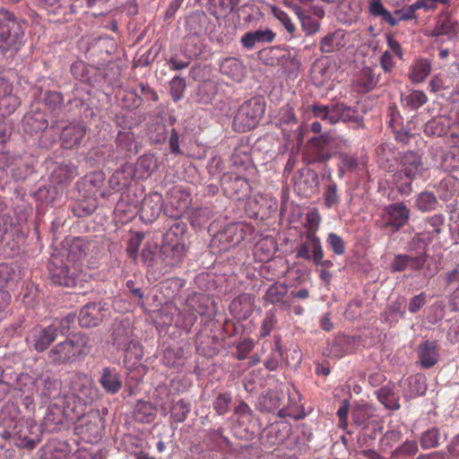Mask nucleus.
<instances>
[{
	"mask_svg": "<svg viewBox=\"0 0 459 459\" xmlns=\"http://www.w3.org/2000/svg\"><path fill=\"white\" fill-rule=\"evenodd\" d=\"M91 350L89 336L79 332L53 345L45 354V360L52 367L69 365L82 360Z\"/></svg>",
	"mask_w": 459,
	"mask_h": 459,
	"instance_id": "f257e3e1",
	"label": "nucleus"
},
{
	"mask_svg": "<svg viewBox=\"0 0 459 459\" xmlns=\"http://www.w3.org/2000/svg\"><path fill=\"white\" fill-rule=\"evenodd\" d=\"M23 21L10 11L0 9V54L13 56L22 44Z\"/></svg>",
	"mask_w": 459,
	"mask_h": 459,
	"instance_id": "f03ea898",
	"label": "nucleus"
},
{
	"mask_svg": "<svg viewBox=\"0 0 459 459\" xmlns=\"http://www.w3.org/2000/svg\"><path fill=\"white\" fill-rule=\"evenodd\" d=\"M48 278L54 285L67 288L70 292L85 294L88 290L81 275L71 272L69 265L60 255H52L48 262Z\"/></svg>",
	"mask_w": 459,
	"mask_h": 459,
	"instance_id": "7ed1b4c3",
	"label": "nucleus"
},
{
	"mask_svg": "<svg viewBox=\"0 0 459 459\" xmlns=\"http://www.w3.org/2000/svg\"><path fill=\"white\" fill-rule=\"evenodd\" d=\"M71 74L74 79L91 86L102 82L113 83L118 80L121 69L116 64H108L103 67L90 65L83 61H75L71 65Z\"/></svg>",
	"mask_w": 459,
	"mask_h": 459,
	"instance_id": "20e7f679",
	"label": "nucleus"
},
{
	"mask_svg": "<svg viewBox=\"0 0 459 459\" xmlns=\"http://www.w3.org/2000/svg\"><path fill=\"white\" fill-rule=\"evenodd\" d=\"M74 433L89 443H97L105 432V419L99 410H90L74 416Z\"/></svg>",
	"mask_w": 459,
	"mask_h": 459,
	"instance_id": "39448f33",
	"label": "nucleus"
},
{
	"mask_svg": "<svg viewBox=\"0 0 459 459\" xmlns=\"http://www.w3.org/2000/svg\"><path fill=\"white\" fill-rule=\"evenodd\" d=\"M75 397H61L51 403L44 418L50 431H57L67 421H74L76 412Z\"/></svg>",
	"mask_w": 459,
	"mask_h": 459,
	"instance_id": "423d86ee",
	"label": "nucleus"
},
{
	"mask_svg": "<svg viewBox=\"0 0 459 459\" xmlns=\"http://www.w3.org/2000/svg\"><path fill=\"white\" fill-rule=\"evenodd\" d=\"M265 111L261 100L253 98L244 102L238 108L232 122L236 132L244 133L256 126Z\"/></svg>",
	"mask_w": 459,
	"mask_h": 459,
	"instance_id": "0eeeda50",
	"label": "nucleus"
},
{
	"mask_svg": "<svg viewBox=\"0 0 459 459\" xmlns=\"http://www.w3.org/2000/svg\"><path fill=\"white\" fill-rule=\"evenodd\" d=\"M6 433L7 437L5 440H8L17 447L28 450L34 449L42 440L40 426L32 420H20L18 425L14 427V429L11 433Z\"/></svg>",
	"mask_w": 459,
	"mask_h": 459,
	"instance_id": "6e6552de",
	"label": "nucleus"
},
{
	"mask_svg": "<svg viewBox=\"0 0 459 459\" xmlns=\"http://www.w3.org/2000/svg\"><path fill=\"white\" fill-rule=\"evenodd\" d=\"M308 144L310 157L308 163H325L337 154L336 139L327 134L311 138Z\"/></svg>",
	"mask_w": 459,
	"mask_h": 459,
	"instance_id": "1a4fd4ad",
	"label": "nucleus"
},
{
	"mask_svg": "<svg viewBox=\"0 0 459 459\" xmlns=\"http://www.w3.org/2000/svg\"><path fill=\"white\" fill-rule=\"evenodd\" d=\"M221 186L223 194L229 198L242 200L251 192L247 179L235 172H227L221 178Z\"/></svg>",
	"mask_w": 459,
	"mask_h": 459,
	"instance_id": "9d476101",
	"label": "nucleus"
},
{
	"mask_svg": "<svg viewBox=\"0 0 459 459\" xmlns=\"http://www.w3.org/2000/svg\"><path fill=\"white\" fill-rule=\"evenodd\" d=\"M248 234H251V230L246 224L231 222L221 228L215 238L223 245L221 249L228 250L242 242Z\"/></svg>",
	"mask_w": 459,
	"mask_h": 459,
	"instance_id": "9b49d317",
	"label": "nucleus"
},
{
	"mask_svg": "<svg viewBox=\"0 0 459 459\" xmlns=\"http://www.w3.org/2000/svg\"><path fill=\"white\" fill-rule=\"evenodd\" d=\"M164 213L169 217V220L166 223L168 229L163 234V242L184 245L182 238L186 233L187 226L180 220L181 212L177 211L176 213L169 214V210L165 209Z\"/></svg>",
	"mask_w": 459,
	"mask_h": 459,
	"instance_id": "f8f14e48",
	"label": "nucleus"
},
{
	"mask_svg": "<svg viewBox=\"0 0 459 459\" xmlns=\"http://www.w3.org/2000/svg\"><path fill=\"white\" fill-rule=\"evenodd\" d=\"M387 219L385 222V228H390L392 232H397L408 221L410 210L403 203H394L385 208Z\"/></svg>",
	"mask_w": 459,
	"mask_h": 459,
	"instance_id": "ddd939ff",
	"label": "nucleus"
},
{
	"mask_svg": "<svg viewBox=\"0 0 459 459\" xmlns=\"http://www.w3.org/2000/svg\"><path fill=\"white\" fill-rule=\"evenodd\" d=\"M319 178L317 173L309 168H303L295 177V189L299 195L310 196L318 189Z\"/></svg>",
	"mask_w": 459,
	"mask_h": 459,
	"instance_id": "4468645a",
	"label": "nucleus"
},
{
	"mask_svg": "<svg viewBox=\"0 0 459 459\" xmlns=\"http://www.w3.org/2000/svg\"><path fill=\"white\" fill-rule=\"evenodd\" d=\"M104 307L100 302H89L79 311L77 321L81 327L91 328L99 326L103 321Z\"/></svg>",
	"mask_w": 459,
	"mask_h": 459,
	"instance_id": "2eb2a0df",
	"label": "nucleus"
},
{
	"mask_svg": "<svg viewBox=\"0 0 459 459\" xmlns=\"http://www.w3.org/2000/svg\"><path fill=\"white\" fill-rule=\"evenodd\" d=\"M87 126L83 121L74 122L65 126L60 134L61 146L73 149L79 146L87 133Z\"/></svg>",
	"mask_w": 459,
	"mask_h": 459,
	"instance_id": "dca6fc26",
	"label": "nucleus"
},
{
	"mask_svg": "<svg viewBox=\"0 0 459 459\" xmlns=\"http://www.w3.org/2000/svg\"><path fill=\"white\" fill-rule=\"evenodd\" d=\"M142 262L148 268V273L157 274L158 277L168 273L165 270V266L161 263L160 247L158 245H147L145 246L141 253Z\"/></svg>",
	"mask_w": 459,
	"mask_h": 459,
	"instance_id": "f3484780",
	"label": "nucleus"
},
{
	"mask_svg": "<svg viewBox=\"0 0 459 459\" xmlns=\"http://www.w3.org/2000/svg\"><path fill=\"white\" fill-rule=\"evenodd\" d=\"M163 207V197L158 192L144 196L140 208L141 218L146 222L154 221L160 214Z\"/></svg>",
	"mask_w": 459,
	"mask_h": 459,
	"instance_id": "a211bd4d",
	"label": "nucleus"
},
{
	"mask_svg": "<svg viewBox=\"0 0 459 459\" xmlns=\"http://www.w3.org/2000/svg\"><path fill=\"white\" fill-rule=\"evenodd\" d=\"M99 383L105 393L117 394L123 387V376L116 368L105 367L100 373Z\"/></svg>",
	"mask_w": 459,
	"mask_h": 459,
	"instance_id": "6ab92c4d",
	"label": "nucleus"
},
{
	"mask_svg": "<svg viewBox=\"0 0 459 459\" xmlns=\"http://www.w3.org/2000/svg\"><path fill=\"white\" fill-rule=\"evenodd\" d=\"M60 335L54 324L36 328L33 334V348L37 352L46 351Z\"/></svg>",
	"mask_w": 459,
	"mask_h": 459,
	"instance_id": "aec40b11",
	"label": "nucleus"
},
{
	"mask_svg": "<svg viewBox=\"0 0 459 459\" xmlns=\"http://www.w3.org/2000/svg\"><path fill=\"white\" fill-rule=\"evenodd\" d=\"M34 383L36 391L40 397L54 401L60 398L61 382L57 378L48 374H42L35 379Z\"/></svg>",
	"mask_w": 459,
	"mask_h": 459,
	"instance_id": "412c9836",
	"label": "nucleus"
},
{
	"mask_svg": "<svg viewBox=\"0 0 459 459\" xmlns=\"http://www.w3.org/2000/svg\"><path fill=\"white\" fill-rule=\"evenodd\" d=\"M22 420L19 418L18 407L13 403H6L0 410V436L5 439L6 432L11 433Z\"/></svg>",
	"mask_w": 459,
	"mask_h": 459,
	"instance_id": "4be33fe9",
	"label": "nucleus"
},
{
	"mask_svg": "<svg viewBox=\"0 0 459 459\" xmlns=\"http://www.w3.org/2000/svg\"><path fill=\"white\" fill-rule=\"evenodd\" d=\"M48 126L46 113L40 108H35L27 113L22 120V129L30 134H39Z\"/></svg>",
	"mask_w": 459,
	"mask_h": 459,
	"instance_id": "5701e85b",
	"label": "nucleus"
},
{
	"mask_svg": "<svg viewBox=\"0 0 459 459\" xmlns=\"http://www.w3.org/2000/svg\"><path fill=\"white\" fill-rule=\"evenodd\" d=\"M39 4L48 9V20L53 22H64L67 21V15L71 13L69 8L72 7L67 0H38Z\"/></svg>",
	"mask_w": 459,
	"mask_h": 459,
	"instance_id": "b1692460",
	"label": "nucleus"
},
{
	"mask_svg": "<svg viewBox=\"0 0 459 459\" xmlns=\"http://www.w3.org/2000/svg\"><path fill=\"white\" fill-rule=\"evenodd\" d=\"M223 339L219 336L210 335H197L195 340L196 351L206 358H212L216 356L221 347Z\"/></svg>",
	"mask_w": 459,
	"mask_h": 459,
	"instance_id": "393cba45",
	"label": "nucleus"
},
{
	"mask_svg": "<svg viewBox=\"0 0 459 459\" xmlns=\"http://www.w3.org/2000/svg\"><path fill=\"white\" fill-rule=\"evenodd\" d=\"M418 357L423 368H430L438 361L439 354L436 341L426 340L419 345Z\"/></svg>",
	"mask_w": 459,
	"mask_h": 459,
	"instance_id": "a878e982",
	"label": "nucleus"
},
{
	"mask_svg": "<svg viewBox=\"0 0 459 459\" xmlns=\"http://www.w3.org/2000/svg\"><path fill=\"white\" fill-rule=\"evenodd\" d=\"M160 247L161 263L165 266V270L180 263L184 255L185 245L162 242Z\"/></svg>",
	"mask_w": 459,
	"mask_h": 459,
	"instance_id": "bb28decb",
	"label": "nucleus"
},
{
	"mask_svg": "<svg viewBox=\"0 0 459 459\" xmlns=\"http://www.w3.org/2000/svg\"><path fill=\"white\" fill-rule=\"evenodd\" d=\"M275 38V33L270 30H256L255 31H248L245 33L240 42L247 49L253 48L256 43H271Z\"/></svg>",
	"mask_w": 459,
	"mask_h": 459,
	"instance_id": "cd10ccee",
	"label": "nucleus"
},
{
	"mask_svg": "<svg viewBox=\"0 0 459 459\" xmlns=\"http://www.w3.org/2000/svg\"><path fill=\"white\" fill-rule=\"evenodd\" d=\"M375 409L368 403L355 404L351 410V420L357 427H365L368 423L377 422Z\"/></svg>",
	"mask_w": 459,
	"mask_h": 459,
	"instance_id": "c85d7f7f",
	"label": "nucleus"
},
{
	"mask_svg": "<svg viewBox=\"0 0 459 459\" xmlns=\"http://www.w3.org/2000/svg\"><path fill=\"white\" fill-rule=\"evenodd\" d=\"M157 415V408L148 401L138 400L134 409L133 417L140 423H151Z\"/></svg>",
	"mask_w": 459,
	"mask_h": 459,
	"instance_id": "c756f323",
	"label": "nucleus"
},
{
	"mask_svg": "<svg viewBox=\"0 0 459 459\" xmlns=\"http://www.w3.org/2000/svg\"><path fill=\"white\" fill-rule=\"evenodd\" d=\"M382 431L383 426L380 421L371 422L362 427L357 438L359 447H369Z\"/></svg>",
	"mask_w": 459,
	"mask_h": 459,
	"instance_id": "7c9ffc66",
	"label": "nucleus"
},
{
	"mask_svg": "<svg viewBox=\"0 0 459 459\" xmlns=\"http://www.w3.org/2000/svg\"><path fill=\"white\" fill-rule=\"evenodd\" d=\"M98 207V200L92 196L77 199L71 206V212L77 218H85L91 215Z\"/></svg>",
	"mask_w": 459,
	"mask_h": 459,
	"instance_id": "2f4dec72",
	"label": "nucleus"
},
{
	"mask_svg": "<svg viewBox=\"0 0 459 459\" xmlns=\"http://www.w3.org/2000/svg\"><path fill=\"white\" fill-rule=\"evenodd\" d=\"M205 18L204 13H192L186 17V27L189 30L190 36L187 38V40H191L194 45L197 43V48L203 45L199 40V35L204 30L203 20Z\"/></svg>",
	"mask_w": 459,
	"mask_h": 459,
	"instance_id": "473e14b6",
	"label": "nucleus"
},
{
	"mask_svg": "<svg viewBox=\"0 0 459 459\" xmlns=\"http://www.w3.org/2000/svg\"><path fill=\"white\" fill-rule=\"evenodd\" d=\"M116 143L126 156H132L138 153L137 143L134 142V135L131 130H120L116 137Z\"/></svg>",
	"mask_w": 459,
	"mask_h": 459,
	"instance_id": "72a5a7b5",
	"label": "nucleus"
},
{
	"mask_svg": "<svg viewBox=\"0 0 459 459\" xmlns=\"http://www.w3.org/2000/svg\"><path fill=\"white\" fill-rule=\"evenodd\" d=\"M23 377H28V375H23L11 366L0 367V384L11 391L21 389L20 381Z\"/></svg>",
	"mask_w": 459,
	"mask_h": 459,
	"instance_id": "f704fd0d",
	"label": "nucleus"
},
{
	"mask_svg": "<svg viewBox=\"0 0 459 459\" xmlns=\"http://www.w3.org/2000/svg\"><path fill=\"white\" fill-rule=\"evenodd\" d=\"M431 72V62L427 58H419L411 66L409 78L413 83L422 82Z\"/></svg>",
	"mask_w": 459,
	"mask_h": 459,
	"instance_id": "c9c22d12",
	"label": "nucleus"
},
{
	"mask_svg": "<svg viewBox=\"0 0 459 459\" xmlns=\"http://www.w3.org/2000/svg\"><path fill=\"white\" fill-rule=\"evenodd\" d=\"M368 13L375 18H380L382 22L392 27L397 25V21L393 18L392 13L384 6L381 0L368 1Z\"/></svg>",
	"mask_w": 459,
	"mask_h": 459,
	"instance_id": "e433bc0d",
	"label": "nucleus"
},
{
	"mask_svg": "<svg viewBox=\"0 0 459 459\" xmlns=\"http://www.w3.org/2000/svg\"><path fill=\"white\" fill-rule=\"evenodd\" d=\"M281 405V399L278 393L269 391L258 397L256 408L262 412H273Z\"/></svg>",
	"mask_w": 459,
	"mask_h": 459,
	"instance_id": "4c0bfd02",
	"label": "nucleus"
},
{
	"mask_svg": "<svg viewBox=\"0 0 459 459\" xmlns=\"http://www.w3.org/2000/svg\"><path fill=\"white\" fill-rule=\"evenodd\" d=\"M76 377L79 381L83 380L84 382L81 384L73 382V390L75 394L72 397H75V400H82L84 403H88V401H92L94 390L87 381L86 375L83 373H79Z\"/></svg>",
	"mask_w": 459,
	"mask_h": 459,
	"instance_id": "58836bf2",
	"label": "nucleus"
},
{
	"mask_svg": "<svg viewBox=\"0 0 459 459\" xmlns=\"http://www.w3.org/2000/svg\"><path fill=\"white\" fill-rule=\"evenodd\" d=\"M378 401L385 405L386 409L395 411L400 408L398 396L394 394L392 387L385 385L377 392Z\"/></svg>",
	"mask_w": 459,
	"mask_h": 459,
	"instance_id": "ea45409f",
	"label": "nucleus"
},
{
	"mask_svg": "<svg viewBox=\"0 0 459 459\" xmlns=\"http://www.w3.org/2000/svg\"><path fill=\"white\" fill-rule=\"evenodd\" d=\"M446 440V434H441L438 429L432 428L422 433L420 437V446L424 449L434 448L440 443H444Z\"/></svg>",
	"mask_w": 459,
	"mask_h": 459,
	"instance_id": "a19ab883",
	"label": "nucleus"
},
{
	"mask_svg": "<svg viewBox=\"0 0 459 459\" xmlns=\"http://www.w3.org/2000/svg\"><path fill=\"white\" fill-rule=\"evenodd\" d=\"M190 410V403L184 399L173 401L169 408L170 419L176 423H182L186 420Z\"/></svg>",
	"mask_w": 459,
	"mask_h": 459,
	"instance_id": "79ce46f5",
	"label": "nucleus"
},
{
	"mask_svg": "<svg viewBox=\"0 0 459 459\" xmlns=\"http://www.w3.org/2000/svg\"><path fill=\"white\" fill-rule=\"evenodd\" d=\"M343 34L337 30L328 33L320 40V50L322 53L328 54L339 49L342 44Z\"/></svg>",
	"mask_w": 459,
	"mask_h": 459,
	"instance_id": "37998d69",
	"label": "nucleus"
},
{
	"mask_svg": "<svg viewBox=\"0 0 459 459\" xmlns=\"http://www.w3.org/2000/svg\"><path fill=\"white\" fill-rule=\"evenodd\" d=\"M64 101L63 94L56 91H47L43 95V103L56 115L60 113Z\"/></svg>",
	"mask_w": 459,
	"mask_h": 459,
	"instance_id": "c03bdc74",
	"label": "nucleus"
},
{
	"mask_svg": "<svg viewBox=\"0 0 459 459\" xmlns=\"http://www.w3.org/2000/svg\"><path fill=\"white\" fill-rule=\"evenodd\" d=\"M288 293V286L285 283L275 282L272 284L264 294V299L271 304L283 302V298Z\"/></svg>",
	"mask_w": 459,
	"mask_h": 459,
	"instance_id": "a18cd8bd",
	"label": "nucleus"
},
{
	"mask_svg": "<svg viewBox=\"0 0 459 459\" xmlns=\"http://www.w3.org/2000/svg\"><path fill=\"white\" fill-rule=\"evenodd\" d=\"M426 224L427 227H429V230H427L429 242H431L442 232V227L445 224V217L441 213L429 216L426 219Z\"/></svg>",
	"mask_w": 459,
	"mask_h": 459,
	"instance_id": "49530a36",
	"label": "nucleus"
},
{
	"mask_svg": "<svg viewBox=\"0 0 459 459\" xmlns=\"http://www.w3.org/2000/svg\"><path fill=\"white\" fill-rule=\"evenodd\" d=\"M438 204L436 195L432 192L424 191L418 195L415 200L416 207L421 212H430Z\"/></svg>",
	"mask_w": 459,
	"mask_h": 459,
	"instance_id": "de8ad7c7",
	"label": "nucleus"
},
{
	"mask_svg": "<svg viewBox=\"0 0 459 459\" xmlns=\"http://www.w3.org/2000/svg\"><path fill=\"white\" fill-rule=\"evenodd\" d=\"M216 94V86L211 81L203 82L197 88L196 96L198 101L208 104Z\"/></svg>",
	"mask_w": 459,
	"mask_h": 459,
	"instance_id": "09e8293b",
	"label": "nucleus"
},
{
	"mask_svg": "<svg viewBox=\"0 0 459 459\" xmlns=\"http://www.w3.org/2000/svg\"><path fill=\"white\" fill-rule=\"evenodd\" d=\"M190 54L188 56H184L183 58H179L178 55H174L169 59V65L171 68L174 70H181L187 67L191 62V56H197L202 54V46L197 48V43L195 44V50H189Z\"/></svg>",
	"mask_w": 459,
	"mask_h": 459,
	"instance_id": "8fccbe9b",
	"label": "nucleus"
},
{
	"mask_svg": "<svg viewBox=\"0 0 459 459\" xmlns=\"http://www.w3.org/2000/svg\"><path fill=\"white\" fill-rule=\"evenodd\" d=\"M301 27L306 35L315 34L319 30V22L310 15H305L300 7L296 8Z\"/></svg>",
	"mask_w": 459,
	"mask_h": 459,
	"instance_id": "3c124183",
	"label": "nucleus"
},
{
	"mask_svg": "<svg viewBox=\"0 0 459 459\" xmlns=\"http://www.w3.org/2000/svg\"><path fill=\"white\" fill-rule=\"evenodd\" d=\"M18 106V100L15 96L8 93L0 97V120H4L7 116L13 113Z\"/></svg>",
	"mask_w": 459,
	"mask_h": 459,
	"instance_id": "603ef678",
	"label": "nucleus"
},
{
	"mask_svg": "<svg viewBox=\"0 0 459 459\" xmlns=\"http://www.w3.org/2000/svg\"><path fill=\"white\" fill-rule=\"evenodd\" d=\"M232 403L231 395L228 393H220L212 403L213 410L220 416L225 415L230 411Z\"/></svg>",
	"mask_w": 459,
	"mask_h": 459,
	"instance_id": "864d4df0",
	"label": "nucleus"
},
{
	"mask_svg": "<svg viewBox=\"0 0 459 459\" xmlns=\"http://www.w3.org/2000/svg\"><path fill=\"white\" fill-rule=\"evenodd\" d=\"M114 344L118 349H126L130 342V330L123 325H117L112 333Z\"/></svg>",
	"mask_w": 459,
	"mask_h": 459,
	"instance_id": "5fc2aeb1",
	"label": "nucleus"
},
{
	"mask_svg": "<svg viewBox=\"0 0 459 459\" xmlns=\"http://www.w3.org/2000/svg\"><path fill=\"white\" fill-rule=\"evenodd\" d=\"M342 122L352 124L354 129L364 128L365 126L363 117L358 114L356 108L350 106H346L345 111L342 113Z\"/></svg>",
	"mask_w": 459,
	"mask_h": 459,
	"instance_id": "6e6d98bb",
	"label": "nucleus"
},
{
	"mask_svg": "<svg viewBox=\"0 0 459 459\" xmlns=\"http://www.w3.org/2000/svg\"><path fill=\"white\" fill-rule=\"evenodd\" d=\"M417 452V442L414 440H406L392 452L391 457L397 458L399 456H412L416 455Z\"/></svg>",
	"mask_w": 459,
	"mask_h": 459,
	"instance_id": "4d7b16f0",
	"label": "nucleus"
},
{
	"mask_svg": "<svg viewBox=\"0 0 459 459\" xmlns=\"http://www.w3.org/2000/svg\"><path fill=\"white\" fill-rule=\"evenodd\" d=\"M442 118H435L425 125L424 132L428 134L441 136L446 134L447 125Z\"/></svg>",
	"mask_w": 459,
	"mask_h": 459,
	"instance_id": "13d9d810",
	"label": "nucleus"
},
{
	"mask_svg": "<svg viewBox=\"0 0 459 459\" xmlns=\"http://www.w3.org/2000/svg\"><path fill=\"white\" fill-rule=\"evenodd\" d=\"M326 244L336 255H342L345 253L346 244L342 238L336 233L328 234Z\"/></svg>",
	"mask_w": 459,
	"mask_h": 459,
	"instance_id": "bf43d9fd",
	"label": "nucleus"
},
{
	"mask_svg": "<svg viewBox=\"0 0 459 459\" xmlns=\"http://www.w3.org/2000/svg\"><path fill=\"white\" fill-rule=\"evenodd\" d=\"M325 205L330 209L337 206L340 203V198L337 195V185L335 182H332L327 186L324 193Z\"/></svg>",
	"mask_w": 459,
	"mask_h": 459,
	"instance_id": "052dcab7",
	"label": "nucleus"
},
{
	"mask_svg": "<svg viewBox=\"0 0 459 459\" xmlns=\"http://www.w3.org/2000/svg\"><path fill=\"white\" fill-rule=\"evenodd\" d=\"M77 316H76V314L70 313L61 320L53 322L54 325L60 333V335L64 336L68 334V332L70 331L72 325L75 323Z\"/></svg>",
	"mask_w": 459,
	"mask_h": 459,
	"instance_id": "680f3d73",
	"label": "nucleus"
},
{
	"mask_svg": "<svg viewBox=\"0 0 459 459\" xmlns=\"http://www.w3.org/2000/svg\"><path fill=\"white\" fill-rule=\"evenodd\" d=\"M401 166L420 169L422 166L421 158L414 152H405L401 157Z\"/></svg>",
	"mask_w": 459,
	"mask_h": 459,
	"instance_id": "e2e57ef3",
	"label": "nucleus"
},
{
	"mask_svg": "<svg viewBox=\"0 0 459 459\" xmlns=\"http://www.w3.org/2000/svg\"><path fill=\"white\" fill-rule=\"evenodd\" d=\"M402 174L401 173H394L392 178H393V183L394 185H395L398 192L401 194V195H410L412 191V188H411V182L409 181L407 178H403V176H401Z\"/></svg>",
	"mask_w": 459,
	"mask_h": 459,
	"instance_id": "0e129e2a",
	"label": "nucleus"
},
{
	"mask_svg": "<svg viewBox=\"0 0 459 459\" xmlns=\"http://www.w3.org/2000/svg\"><path fill=\"white\" fill-rule=\"evenodd\" d=\"M126 288L128 289L131 297L134 299V301L142 307H144V299L145 294L144 290L141 287H137L135 282L132 280H129L126 283Z\"/></svg>",
	"mask_w": 459,
	"mask_h": 459,
	"instance_id": "69168bd1",
	"label": "nucleus"
},
{
	"mask_svg": "<svg viewBox=\"0 0 459 459\" xmlns=\"http://www.w3.org/2000/svg\"><path fill=\"white\" fill-rule=\"evenodd\" d=\"M402 434L399 430L392 429L386 431L380 439V446L383 449L392 447L401 440Z\"/></svg>",
	"mask_w": 459,
	"mask_h": 459,
	"instance_id": "338daca9",
	"label": "nucleus"
},
{
	"mask_svg": "<svg viewBox=\"0 0 459 459\" xmlns=\"http://www.w3.org/2000/svg\"><path fill=\"white\" fill-rule=\"evenodd\" d=\"M186 89V82L178 76L174 77L170 82V94L174 101L181 99L183 91Z\"/></svg>",
	"mask_w": 459,
	"mask_h": 459,
	"instance_id": "774afa93",
	"label": "nucleus"
}]
</instances>
